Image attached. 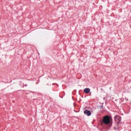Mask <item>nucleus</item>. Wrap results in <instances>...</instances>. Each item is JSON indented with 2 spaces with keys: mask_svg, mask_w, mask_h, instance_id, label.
Instances as JSON below:
<instances>
[{
  "mask_svg": "<svg viewBox=\"0 0 131 131\" xmlns=\"http://www.w3.org/2000/svg\"><path fill=\"white\" fill-rule=\"evenodd\" d=\"M103 106V105H102V106H100V108H102Z\"/></svg>",
  "mask_w": 131,
  "mask_h": 131,
  "instance_id": "nucleus-6",
  "label": "nucleus"
},
{
  "mask_svg": "<svg viewBox=\"0 0 131 131\" xmlns=\"http://www.w3.org/2000/svg\"><path fill=\"white\" fill-rule=\"evenodd\" d=\"M74 111H75V112H79V111H76L75 110H74Z\"/></svg>",
  "mask_w": 131,
  "mask_h": 131,
  "instance_id": "nucleus-7",
  "label": "nucleus"
},
{
  "mask_svg": "<svg viewBox=\"0 0 131 131\" xmlns=\"http://www.w3.org/2000/svg\"><path fill=\"white\" fill-rule=\"evenodd\" d=\"M36 83V84H38V83Z\"/></svg>",
  "mask_w": 131,
  "mask_h": 131,
  "instance_id": "nucleus-10",
  "label": "nucleus"
},
{
  "mask_svg": "<svg viewBox=\"0 0 131 131\" xmlns=\"http://www.w3.org/2000/svg\"><path fill=\"white\" fill-rule=\"evenodd\" d=\"M118 116L117 115L115 116L114 117V119L115 122L116 123V124H118L119 123L122 124V123L121 122V117H119L118 118Z\"/></svg>",
  "mask_w": 131,
  "mask_h": 131,
  "instance_id": "nucleus-2",
  "label": "nucleus"
},
{
  "mask_svg": "<svg viewBox=\"0 0 131 131\" xmlns=\"http://www.w3.org/2000/svg\"><path fill=\"white\" fill-rule=\"evenodd\" d=\"M118 127L117 128L116 127H114V129H115V130H117V129H118Z\"/></svg>",
  "mask_w": 131,
  "mask_h": 131,
  "instance_id": "nucleus-5",
  "label": "nucleus"
},
{
  "mask_svg": "<svg viewBox=\"0 0 131 131\" xmlns=\"http://www.w3.org/2000/svg\"><path fill=\"white\" fill-rule=\"evenodd\" d=\"M84 113L85 114L88 116H90L91 114V111L89 110H86L84 111Z\"/></svg>",
  "mask_w": 131,
  "mask_h": 131,
  "instance_id": "nucleus-3",
  "label": "nucleus"
},
{
  "mask_svg": "<svg viewBox=\"0 0 131 131\" xmlns=\"http://www.w3.org/2000/svg\"><path fill=\"white\" fill-rule=\"evenodd\" d=\"M25 86H27V84H25Z\"/></svg>",
  "mask_w": 131,
  "mask_h": 131,
  "instance_id": "nucleus-8",
  "label": "nucleus"
},
{
  "mask_svg": "<svg viewBox=\"0 0 131 131\" xmlns=\"http://www.w3.org/2000/svg\"><path fill=\"white\" fill-rule=\"evenodd\" d=\"M104 123L106 125H109V127H110L112 124V118L111 116L107 115L105 116L103 118L101 123V125Z\"/></svg>",
  "mask_w": 131,
  "mask_h": 131,
  "instance_id": "nucleus-1",
  "label": "nucleus"
},
{
  "mask_svg": "<svg viewBox=\"0 0 131 131\" xmlns=\"http://www.w3.org/2000/svg\"><path fill=\"white\" fill-rule=\"evenodd\" d=\"M47 85H49V84H48H48H47Z\"/></svg>",
  "mask_w": 131,
  "mask_h": 131,
  "instance_id": "nucleus-9",
  "label": "nucleus"
},
{
  "mask_svg": "<svg viewBox=\"0 0 131 131\" xmlns=\"http://www.w3.org/2000/svg\"><path fill=\"white\" fill-rule=\"evenodd\" d=\"M90 89L88 88H85L83 90L84 92L86 94L89 93L90 92Z\"/></svg>",
  "mask_w": 131,
  "mask_h": 131,
  "instance_id": "nucleus-4",
  "label": "nucleus"
}]
</instances>
